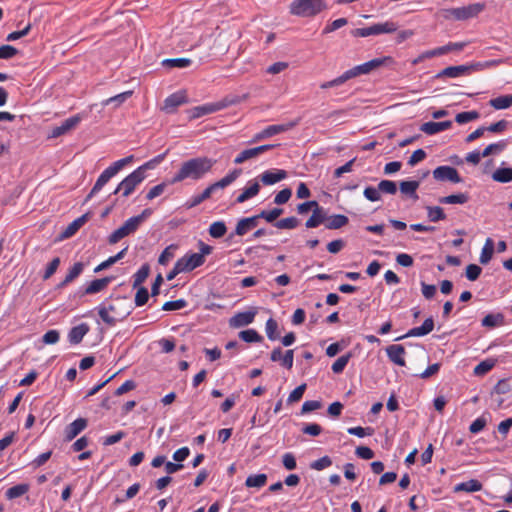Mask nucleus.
Returning a JSON list of instances; mask_svg holds the SVG:
<instances>
[{
  "label": "nucleus",
  "mask_w": 512,
  "mask_h": 512,
  "mask_svg": "<svg viewBox=\"0 0 512 512\" xmlns=\"http://www.w3.org/2000/svg\"><path fill=\"white\" fill-rule=\"evenodd\" d=\"M216 160L201 156L184 161L172 177L170 183L176 184L187 179L198 181L211 171Z\"/></svg>",
  "instance_id": "nucleus-1"
},
{
  "label": "nucleus",
  "mask_w": 512,
  "mask_h": 512,
  "mask_svg": "<svg viewBox=\"0 0 512 512\" xmlns=\"http://www.w3.org/2000/svg\"><path fill=\"white\" fill-rule=\"evenodd\" d=\"M97 310L103 322L109 326H114L131 314L133 306L127 297H117L110 303L100 304Z\"/></svg>",
  "instance_id": "nucleus-2"
},
{
  "label": "nucleus",
  "mask_w": 512,
  "mask_h": 512,
  "mask_svg": "<svg viewBox=\"0 0 512 512\" xmlns=\"http://www.w3.org/2000/svg\"><path fill=\"white\" fill-rule=\"evenodd\" d=\"M241 174L240 169H235L228 173L225 177L220 179L219 181L209 185L204 191L198 195H193L189 201L187 202V206L189 208L195 207L205 200L209 199L213 193H215L219 189H224L230 184H232Z\"/></svg>",
  "instance_id": "nucleus-3"
},
{
  "label": "nucleus",
  "mask_w": 512,
  "mask_h": 512,
  "mask_svg": "<svg viewBox=\"0 0 512 512\" xmlns=\"http://www.w3.org/2000/svg\"><path fill=\"white\" fill-rule=\"evenodd\" d=\"M134 160V156L133 155H130V156H127L125 158H122L120 160H117L116 162H114L113 164H111L109 167H107L101 174L100 176L98 177V179L96 180L93 188L91 189L90 193L88 194L87 198H86V201H88L89 199H91V197L93 195H95L96 193H98L102 188L103 186L108 183V181L114 177L119 171H121L126 165L130 164L131 162H133Z\"/></svg>",
  "instance_id": "nucleus-4"
},
{
  "label": "nucleus",
  "mask_w": 512,
  "mask_h": 512,
  "mask_svg": "<svg viewBox=\"0 0 512 512\" xmlns=\"http://www.w3.org/2000/svg\"><path fill=\"white\" fill-rule=\"evenodd\" d=\"M326 9L323 0H293L290 13L299 17H314Z\"/></svg>",
  "instance_id": "nucleus-5"
},
{
  "label": "nucleus",
  "mask_w": 512,
  "mask_h": 512,
  "mask_svg": "<svg viewBox=\"0 0 512 512\" xmlns=\"http://www.w3.org/2000/svg\"><path fill=\"white\" fill-rule=\"evenodd\" d=\"M241 101H242V98L239 96H227L218 102L194 107L191 110L190 118L191 119L199 118L204 115L211 114V113L217 112L219 110H222L224 108H227L231 105L238 104Z\"/></svg>",
  "instance_id": "nucleus-6"
},
{
  "label": "nucleus",
  "mask_w": 512,
  "mask_h": 512,
  "mask_svg": "<svg viewBox=\"0 0 512 512\" xmlns=\"http://www.w3.org/2000/svg\"><path fill=\"white\" fill-rule=\"evenodd\" d=\"M497 61H488L485 63H476L471 65H459V66H449L443 69L441 72L437 74V78L449 77V78H457L466 74H469L473 70H479L484 67H488L496 64Z\"/></svg>",
  "instance_id": "nucleus-7"
},
{
  "label": "nucleus",
  "mask_w": 512,
  "mask_h": 512,
  "mask_svg": "<svg viewBox=\"0 0 512 512\" xmlns=\"http://www.w3.org/2000/svg\"><path fill=\"white\" fill-rule=\"evenodd\" d=\"M145 178L146 175H142L140 174V171L134 170L118 184L113 194L122 192V196L128 197L134 192L136 187L144 181Z\"/></svg>",
  "instance_id": "nucleus-8"
},
{
  "label": "nucleus",
  "mask_w": 512,
  "mask_h": 512,
  "mask_svg": "<svg viewBox=\"0 0 512 512\" xmlns=\"http://www.w3.org/2000/svg\"><path fill=\"white\" fill-rule=\"evenodd\" d=\"M363 74H369L364 63L345 71L342 75L331 81L322 83L320 87L322 89L337 87L344 84L346 81Z\"/></svg>",
  "instance_id": "nucleus-9"
},
{
  "label": "nucleus",
  "mask_w": 512,
  "mask_h": 512,
  "mask_svg": "<svg viewBox=\"0 0 512 512\" xmlns=\"http://www.w3.org/2000/svg\"><path fill=\"white\" fill-rule=\"evenodd\" d=\"M298 124H299V119H296L294 121H290V122H287L284 124L270 125V126L266 127L265 129H263L262 131L256 133L252 138V142L256 143V142L262 141L264 139H267L269 137H272L276 134L287 132V131L293 129Z\"/></svg>",
  "instance_id": "nucleus-10"
},
{
  "label": "nucleus",
  "mask_w": 512,
  "mask_h": 512,
  "mask_svg": "<svg viewBox=\"0 0 512 512\" xmlns=\"http://www.w3.org/2000/svg\"><path fill=\"white\" fill-rule=\"evenodd\" d=\"M484 9V4L474 3L465 7L452 8L448 12L457 20H466L476 17Z\"/></svg>",
  "instance_id": "nucleus-11"
},
{
  "label": "nucleus",
  "mask_w": 512,
  "mask_h": 512,
  "mask_svg": "<svg viewBox=\"0 0 512 512\" xmlns=\"http://www.w3.org/2000/svg\"><path fill=\"white\" fill-rule=\"evenodd\" d=\"M139 228L137 220L132 217L127 219L122 226L116 229L109 237V244H116L121 239L134 233Z\"/></svg>",
  "instance_id": "nucleus-12"
},
{
  "label": "nucleus",
  "mask_w": 512,
  "mask_h": 512,
  "mask_svg": "<svg viewBox=\"0 0 512 512\" xmlns=\"http://www.w3.org/2000/svg\"><path fill=\"white\" fill-rule=\"evenodd\" d=\"M275 145H272V144H265V145H261V146H257V147H253V148H249V149H245L243 151H241L234 159V163L235 164H242L248 160H251V159H255L257 157H259L261 154L271 150L272 148H274Z\"/></svg>",
  "instance_id": "nucleus-13"
},
{
  "label": "nucleus",
  "mask_w": 512,
  "mask_h": 512,
  "mask_svg": "<svg viewBox=\"0 0 512 512\" xmlns=\"http://www.w3.org/2000/svg\"><path fill=\"white\" fill-rule=\"evenodd\" d=\"M205 262V258H203L202 254L191 253L185 254L183 257L178 259V267L180 270H185V272H190L197 267H200Z\"/></svg>",
  "instance_id": "nucleus-14"
},
{
  "label": "nucleus",
  "mask_w": 512,
  "mask_h": 512,
  "mask_svg": "<svg viewBox=\"0 0 512 512\" xmlns=\"http://www.w3.org/2000/svg\"><path fill=\"white\" fill-rule=\"evenodd\" d=\"M433 177L437 181H450L452 183H460L462 178L458 171L451 166H439L433 171Z\"/></svg>",
  "instance_id": "nucleus-15"
},
{
  "label": "nucleus",
  "mask_w": 512,
  "mask_h": 512,
  "mask_svg": "<svg viewBox=\"0 0 512 512\" xmlns=\"http://www.w3.org/2000/svg\"><path fill=\"white\" fill-rule=\"evenodd\" d=\"M81 120L82 116L80 114L65 119L61 125L56 126L51 130L50 137L57 138L68 133L70 130L75 128L81 122Z\"/></svg>",
  "instance_id": "nucleus-16"
},
{
  "label": "nucleus",
  "mask_w": 512,
  "mask_h": 512,
  "mask_svg": "<svg viewBox=\"0 0 512 512\" xmlns=\"http://www.w3.org/2000/svg\"><path fill=\"white\" fill-rule=\"evenodd\" d=\"M385 350H386L387 357L389 358V360L392 363H394L395 365L401 366V367L406 365V361H405L406 350L403 345L392 344V345H389L388 347H386Z\"/></svg>",
  "instance_id": "nucleus-17"
},
{
  "label": "nucleus",
  "mask_w": 512,
  "mask_h": 512,
  "mask_svg": "<svg viewBox=\"0 0 512 512\" xmlns=\"http://www.w3.org/2000/svg\"><path fill=\"white\" fill-rule=\"evenodd\" d=\"M270 359L273 362H280V364L287 368L291 369L293 367L294 362V351L287 350L284 354L282 353V349L280 347L274 348L270 354Z\"/></svg>",
  "instance_id": "nucleus-18"
},
{
  "label": "nucleus",
  "mask_w": 512,
  "mask_h": 512,
  "mask_svg": "<svg viewBox=\"0 0 512 512\" xmlns=\"http://www.w3.org/2000/svg\"><path fill=\"white\" fill-rule=\"evenodd\" d=\"M256 314V310L239 312L229 319V325L233 328L247 326L254 321Z\"/></svg>",
  "instance_id": "nucleus-19"
},
{
  "label": "nucleus",
  "mask_w": 512,
  "mask_h": 512,
  "mask_svg": "<svg viewBox=\"0 0 512 512\" xmlns=\"http://www.w3.org/2000/svg\"><path fill=\"white\" fill-rule=\"evenodd\" d=\"M434 329V320L432 317L427 318L423 324L419 327L410 329L405 335L396 338L395 340H401L407 337H421L429 334Z\"/></svg>",
  "instance_id": "nucleus-20"
},
{
  "label": "nucleus",
  "mask_w": 512,
  "mask_h": 512,
  "mask_svg": "<svg viewBox=\"0 0 512 512\" xmlns=\"http://www.w3.org/2000/svg\"><path fill=\"white\" fill-rule=\"evenodd\" d=\"M187 102V96L184 91H178L176 93L171 94L164 100L163 109L167 113H173L175 109Z\"/></svg>",
  "instance_id": "nucleus-21"
},
{
  "label": "nucleus",
  "mask_w": 512,
  "mask_h": 512,
  "mask_svg": "<svg viewBox=\"0 0 512 512\" xmlns=\"http://www.w3.org/2000/svg\"><path fill=\"white\" fill-rule=\"evenodd\" d=\"M287 173L282 169L266 170L260 175V180L264 185H273L277 182L284 180Z\"/></svg>",
  "instance_id": "nucleus-22"
},
{
  "label": "nucleus",
  "mask_w": 512,
  "mask_h": 512,
  "mask_svg": "<svg viewBox=\"0 0 512 512\" xmlns=\"http://www.w3.org/2000/svg\"><path fill=\"white\" fill-rule=\"evenodd\" d=\"M452 126V121H443V122H426L423 123L420 127V130L427 135H434L439 132L445 131Z\"/></svg>",
  "instance_id": "nucleus-23"
},
{
  "label": "nucleus",
  "mask_w": 512,
  "mask_h": 512,
  "mask_svg": "<svg viewBox=\"0 0 512 512\" xmlns=\"http://www.w3.org/2000/svg\"><path fill=\"white\" fill-rule=\"evenodd\" d=\"M87 426V420L84 418H78L70 423L65 428V439L67 441L73 440L78 434H80Z\"/></svg>",
  "instance_id": "nucleus-24"
},
{
  "label": "nucleus",
  "mask_w": 512,
  "mask_h": 512,
  "mask_svg": "<svg viewBox=\"0 0 512 512\" xmlns=\"http://www.w3.org/2000/svg\"><path fill=\"white\" fill-rule=\"evenodd\" d=\"M326 220H327V212L322 206H320L318 204L317 207L315 209H313L312 215L306 221L305 226H306V228H316L320 224L326 222Z\"/></svg>",
  "instance_id": "nucleus-25"
},
{
  "label": "nucleus",
  "mask_w": 512,
  "mask_h": 512,
  "mask_svg": "<svg viewBox=\"0 0 512 512\" xmlns=\"http://www.w3.org/2000/svg\"><path fill=\"white\" fill-rule=\"evenodd\" d=\"M259 219L260 218L258 215L240 219L236 225L235 234L238 236L245 235L248 231L252 230L258 225Z\"/></svg>",
  "instance_id": "nucleus-26"
},
{
  "label": "nucleus",
  "mask_w": 512,
  "mask_h": 512,
  "mask_svg": "<svg viewBox=\"0 0 512 512\" xmlns=\"http://www.w3.org/2000/svg\"><path fill=\"white\" fill-rule=\"evenodd\" d=\"M260 191V185L257 181L251 180L243 189L242 193L236 198V203H244L245 201L255 197Z\"/></svg>",
  "instance_id": "nucleus-27"
},
{
  "label": "nucleus",
  "mask_w": 512,
  "mask_h": 512,
  "mask_svg": "<svg viewBox=\"0 0 512 512\" xmlns=\"http://www.w3.org/2000/svg\"><path fill=\"white\" fill-rule=\"evenodd\" d=\"M88 332L89 326L86 323H81L70 330L68 340L71 344H79Z\"/></svg>",
  "instance_id": "nucleus-28"
},
{
  "label": "nucleus",
  "mask_w": 512,
  "mask_h": 512,
  "mask_svg": "<svg viewBox=\"0 0 512 512\" xmlns=\"http://www.w3.org/2000/svg\"><path fill=\"white\" fill-rule=\"evenodd\" d=\"M372 35L390 34L398 29V25L393 21H386L383 23H376L370 26Z\"/></svg>",
  "instance_id": "nucleus-29"
},
{
  "label": "nucleus",
  "mask_w": 512,
  "mask_h": 512,
  "mask_svg": "<svg viewBox=\"0 0 512 512\" xmlns=\"http://www.w3.org/2000/svg\"><path fill=\"white\" fill-rule=\"evenodd\" d=\"M480 490H482V484H481V482H479L476 479H470L467 482L458 483L453 487V491L455 493H458V492L472 493V492H477Z\"/></svg>",
  "instance_id": "nucleus-30"
},
{
  "label": "nucleus",
  "mask_w": 512,
  "mask_h": 512,
  "mask_svg": "<svg viewBox=\"0 0 512 512\" xmlns=\"http://www.w3.org/2000/svg\"><path fill=\"white\" fill-rule=\"evenodd\" d=\"M112 281L111 277H104L91 281L85 289V294L92 295L104 290Z\"/></svg>",
  "instance_id": "nucleus-31"
},
{
  "label": "nucleus",
  "mask_w": 512,
  "mask_h": 512,
  "mask_svg": "<svg viewBox=\"0 0 512 512\" xmlns=\"http://www.w3.org/2000/svg\"><path fill=\"white\" fill-rule=\"evenodd\" d=\"M88 216L82 215L70 223L67 228L62 232L61 238L66 239L72 237L87 221Z\"/></svg>",
  "instance_id": "nucleus-32"
},
{
  "label": "nucleus",
  "mask_w": 512,
  "mask_h": 512,
  "mask_svg": "<svg viewBox=\"0 0 512 512\" xmlns=\"http://www.w3.org/2000/svg\"><path fill=\"white\" fill-rule=\"evenodd\" d=\"M268 477L264 473L249 475L245 480V486L247 488L260 489L267 483Z\"/></svg>",
  "instance_id": "nucleus-33"
},
{
  "label": "nucleus",
  "mask_w": 512,
  "mask_h": 512,
  "mask_svg": "<svg viewBox=\"0 0 512 512\" xmlns=\"http://www.w3.org/2000/svg\"><path fill=\"white\" fill-rule=\"evenodd\" d=\"M84 264L82 262H76L66 274L64 280L59 284V287H64L74 281L83 272Z\"/></svg>",
  "instance_id": "nucleus-34"
},
{
  "label": "nucleus",
  "mask_w": 512,
  "mask_h": 512,
  "mask_svg": "<svg viewBox=\"0 0 512 512\" xmlns=\"http://www.w3.org/2000/svg\"><path fill=\"white\" fill-rule=\"evenodd\" d=\"M420 182L416 180L412 181H402L400 183V191L402 194L409 196L413 199H418V195L416 193L417 189L419 188Z\"/></svg>",
  "instance_id": "nucleus-35"
},
{
  "label": "nucleus",
  "mask_w": 512,
  "mask_h": 512,
  "mask_svg": "<svg viewBox=\"0 0 512 512\" xmlns=\"http://www.w3.org/2000/svg\"><path fill=\"white\" fill-rule=\"evenodd\" d=\"M348 218L342 214H335L332 216H327L326 220V228L327 229H340L348 223Z\"/></svg>",
  "instance_id": "nucleus-36"
},
{
  "label": "nucleus",
  "mask_w": 512,
  "mask_h": 512,
  "mask_svg": "<svg viewBox=\"0 0 512 512\" xmlns=\"http://www.w3.org/2000/svg\"><path fill=\"white\" fill-rule=\"evenodd\" d=\"M494 253V241L491 238H487L485 244L481 250L479 261L481 264H488L492 259Z\"/></svg>",
  "instance_id": "nucleus-37"
},
{
  "label": "nucleus",
  "mask_w": 512,
  "mask_h": 512,
  "mask_svg": "<svg viewBox=\"0 0 512 512\" xmlns=\"http://www.w3.org/2000/svg\"><path fill=\"white\" fill-rule=\"evenodd\" d=\"M489 105L496 110L507 109L512 106V94L501 95L489 101Z\"/></svg>",
  "instance_id": "nucleus-38"
},
{
  "label": "nucleus",
  "mask_w": 512,
  "mask_h": 512,
  "mask_svg": "<svg viewBox=\"0 0 512 512\" xmlns=\"http://www.w3.org/2000/svg\"><path fill=\"white\" fill-rule=\"evenodd\" d=\"M167 151L162 153V154H159L157 155L156 157L152 158L151 160L147 161L146 163H144L143 165L139 166L136 171H140V174L142 175H146L145 172L147 170H153L155 169L160 163L163 162V160L165 159L166 155H167Z\"/></svg>",
  "instance_id": "nucleus-39"
},
{
  "label": "nucleus",
  "mask_w": 512,
  "mask_h": 512,
  "mask_svg": "<svg viewBox=\"0 0 512 512\" xmlns=\"http://www.w3.org/2000/svg\"><path fill=\"white\" fill-rule=\"evenodd\" d=\"M504 324V316L501 313L488 314L482 319V326L495 328Z\"/></svg>",
  "instance_id": "nucleus-40"
},
{
  "label": "nucleus",
  "mask_w": 512,
  "mask_h": 512,
  "mask_svg": "<svg viewBox=\"0 0 512 512\" xmlns=\"http://www.w3.org/2000/svg\"><path fill=\"white\" fill-rule=\"evenodd\" d=\"M29 489H30L29 484L22 483V484H18V485H15V486L9 488L6 491L5 495H6L7 499L12 500V499L23 496L24 494H26L29 491Z\"/></svg>",
  "instance_id": "nucleus-41"
},
{
  "label": "nucleus",
  "mask_w": 512,
  "mask_h": 512,
  "mask_svg": "<svg viewBox=\"0 0 512 512\" xmlns=\"http://www.w3.org/2000/svg\"><path fill=\"white\" fill-rule=\"evenodd\" d=\"M492 179L499 183L512 181V168H498L492 174Z\"/></svg>",
  "instance_id": "nucleus-42"
},
{
  "label": "nucleus",
  "mask_w": 512,
  "mask_h": 512,
  "mask_svg": "<svg viewBox=\"0 0 512 512\" xmlns=\"http://www.w3.org/2000/svg\"><path fill=\"white\" fill-rule=\"evenodd\" d=\"M507 147V141L501 140L496 143H492L488 145L482 152L483 157H487L490 155H498L503 152Z\"/></svg>",
  "instance_id": "nucleus-43"
},
{
  "label": "nucleus",
  "mask_w": 512,
  "mask_h": 512,
  "mask_svg": "<svg viewBox=\"0 0 512 512\" xmlns=\"http://www.w3.org/2000/svg\"><path fill=\"white\" fill-rule=\"evenodd\" d=\"M150 272V268L147 264L142 265L139 270L133 275V288L141 286V284L147 279Z\"/></svg>",
  "instance_id": "nucleus-44"
},
{
  "label": "nucleus",
  "mask_w": 512,
  "mask_h": 512,
  "mask_svg": "<svg viewBox=\"0 0 512 512\" xmlns=\"http://www.w3.org/2000/svg\"><path fill=\"white\" fill-rule=\"evenodd\" d=\"M352 358V353L348 352L342 356H340L331 366L332 371L335 374H340L344 371L345 367L347 366L348 362Z\"/></svg>",
  "instance_id": "nucleus-45"
},
{
  "label": "nucleus",
  "mask_w": 512,
  "mask_h": 512,
  "mask_svg": "<svg viewBox=\"0 0 512 512\" xmlns=\"http://www.w3.org/2000/svg\"><path fill=\"white\" fill-rule=\"evenodd\" d=\"M469 197L465 193L453 194L449 196H444L439 199V202L442 204H465L468 201Z\"/></svg>",
  "instance_id": "nucleus-46"
},
{
  "label": "nucleus",
  "mask_w": 512,
  "mask_h": 512,
  "mask_svg": "<svg viewBox=\"0 0 512 512\" xmlns=\"http://www.w3.org/2000/svg\"><path fill=\"white\" fill-rule=\"evenodd\" d=\"M209 234L213 238H221L227 232V227L223 221H215L209 226Z\"/></svg>",
  "instance_id": "nucleus-47"
},
{
  "label": "nucleus",
  "mask_w": 512,
  "mask_h": 512,
  "mask_svg": "<svg viewBox=\"0 0 512 512\" xmlns=\"http://www.w3.org/2000/svg\"><path fill=\"white\" fill-rule=\"evenodd\" d=\"M427 216L430 221L432 222H438L440 220H444L446 218V215L443 211V209L439 206H427Z\"/></svg>",
  "instance_id": "nucleus-48"
},
{
  "label": "nucleus",
  "mask_w": 512,
  "mask_h": 512,
  "mask_svg": "<svg viewBox=\"0 0 512 512\" xmlns=\"http://www.w3.org/2000/svg\"><path fill=\"white\" fill-rule=\"evenodd\" d=\"M266 335L269 340L275 341L279 338L278 323L273 318H269L265 325Z\"/></svg>",
  "instance_id": "nucleus-49"
},
{
  "label": "nucleus",
  "mask_w": 512,
  "mask_h": 512,
  "mask_svg": "<svg viewBox=\"0 0 512 512\" xmlns=\"http://www.w3.org/2000/svg\"><path fill=\"white\" fill-rule=\"evenodd\" d=\"M391 62H392V58L387 56V57L372 59L368 62H365L364 64L366 66L367 72L370 73L371 71H373L385 64L391 63Z\"/></svg>",
  "instance_id": "nucleus-50"
},
{
  "label": "nucleus",
  "mask_w": 512,
  "mask_h": 512,
  "mask_svg": "<svg viewBox=\"0 0 512 512\" xmlns=\"http://www.w3.org/2000/svg\"><path fill=\"white\" fill-rule=\"evenodd\" d=\"M132 91H125L123 93H120L118 95H115L113 97H110L102 102L103 106H107L109 104L115 103L116 106L121 105L124 103L128 98L131 97Z\"/></svg>",
  "instance_id": "nucleus-51"
},
{
  "label": "nucleus",
  "mask_w": 512,
  "mask_h": 512,
  "mask_svg": "<svg viewBox=\"0 0 512 512\" xmlns=\"http://www.w3.org/2000/svg\"><path fill=\"white\" fill-rule=\"evenodd\" d=\"M162 63L167 67L185 68L188 67L192 61L189 58H173L165 59Z\"/></svg>",
  "instance_id": "nucleus-52"
},
{
  "label": "nucleus",
  "mask_w": 512,
  "mask_h": 512,
  "mask_svg": "<svg viewBox=\"0 0 512 512\" xmlns=\"http://www.w3.org/2000/svg\"><path fill=\"white\" fill-rule=\"evenodd\" d=\"M479 118V113L475 110L458 113L455 120L459 124H466Z\"/></svg>",
  "instance_id": "nucleus-53"
},
{
  "label": "nucleus",
  "mask_w": 512,
  "mask_h": 512,
  "mask_svg": "<svg viewBox=\"0 0 512 512\" xmlns=\"http://www.w3.org/2000/svg\"><path fill=\"white\" fill-rule=\"evenodd\" d=\"M239 337L247 343L260 342L262 340V337L254 329L241 331Z\"/></svg>",
  "instance_id": "nucleus-54"
},
{
  "label": "nucleus",
  "mask_w": 512,
  "mask_h": 512,
  "mask_svg": "<svg viewBox=\"0 0 512 512\" xmlns=\"http://www.w3.org/2000/svg\"><path fill=\"white\" fill-rule=\"evenodd\" d=\"M299 221L296 217L283 218L275 223L278 229H294L298 226Z\"/></svg>",
  "instance_id": "nucleus-55"
},
{
  "label": "nucleus",
  "mask_w": 512,
  "mask_h": 512,
  "mask_svg": "<svg viewBox=\"0 0 512 512\" xmlns=\"http://www.w3.org/2000/svg\"><path fill=\"white\" fill-rule=\"evenodd\" d=\"M282 214H283L282 208H273L270 211H265V210L261 211L260 214H258V216H259V218H263L267 222L272 223Z\"/></svg>",
  "instance_id": "nucleus-56"
},
{
  "label": "nucleus",
  "mask_w": 512,
  "mask_h": 512,
  "mask_svg": "<svg viewBox=\"0 0 512 512\" xmlns=\"http://www.w3.org/2000/svg\"><path fill=\"white\" fill-rule=\"evenodd\" d=\"M494 367V361L492 360H485L480 362L478 365L474 368V374L477 376H482L488 373L492 368Z\"/></svg>",
  "instance_id": "nucleus-57"
},
{
  "label": "nucleus",
  "mask_w": 512,
  "mask_h": 512,
  "mask_svg": "<svg viewBox=\"0 0 512 512\" xmlns=\"http://www.w3.org/2000/svg\"><path fill=\"white\" fill-rule=\"evenodd\" d=\"M378 188L380 192L386 193V194H395L397 192V186L394 181L391 180H382L378 184Z\"/></svg>",
  "instance_id": "nucleus-58"
},
{
  "label": "nucleus",
  "mask_w": 512,
  "mask_h": 512,
  "mask_svg": "<svg viewBox=\"0 0 512 512\" xmlns=\"http://www.w3.org/2000/svg\"><path fill=\"white\" fill-rule=\"evenodd\" d=\"M149 299L148 290L145 287L139 286L135 295V305L140 307L147 303Z\"/></svg>",
  "instance_id": "nucleus-59"
},
{
  "label": "nucleus",
  "mask_w": 512,
  "mask_h": 512,
  "mask_svg": "<svg viewBox=\"0 0 512 512\" xmlns=\"http://www.w3.org/2000/svg\"><path fill=\"white\" fill-rule=\"evenodd\" d=\"M291 196H292V190L290 188L282 189L274 197V203L277 205L285 204L289 201Z\"/></svg>",
  "instance_id": "nucleus-60"
},
{
  "label": "nucleus",
  "mask_w": 512,
  "mask_h": 512,
  "mask_svg": "<svg viewBox=\"0 0 512 512\" xmlns=\"http://www.w3.org/2000/svg\"><path fill=\"white\" fill-rule=\"evenodd\" d=\"M186 305L187 302L184 299H178L175 301L165 302L164 305L162 306V309L164 311H175L183 309L184 307H186Z\"/></svg>",
  "instance_id": "nucleus-61"
},
{
  "label": "nucleus",
  "mask_w": 512,
  "mask_h": 512,
  "mask_svg": "<svg viewBox=\"0 0 512 512\" xmlns=\"http://www.w3.org/2000/svg\"><path fill=\"white\" fill-rule=\"evenodd\" d=\"M348 23L346 18H339L331 22L330 24L326 25L323 29V34H329L337 29L342 28Z\"/></svg>",
  "instance_id": "nucleus-62"
},
{
  "label": "nucleus",
  "mask_w": 512,
  "mask_h": 512,
  "mask_svg": "<svg viewBox=\"0 0 512 512\" xmlns=\"http://www.w3.org/2000/svg\"><path fill=\"white\" fill-rule=\"evenodd\" d=\"M481 272H482L481 267H479L476 264H469L466 267L465 275H466L468 280L475 281V280H477L479 278Z\"/></svg>",
  "instance_id": "nucleus-63"
},
{
  "label": "nucleus",
  "mask_w": 512,
  "mask_h": 512,
  "mask_svg": "<svg viewBox=\"0 0 512 512\" xmlns=\"http://www.w3.org/2000/svg\"><path fill=\"white\" fill-rule=\"evenodd\" d=\"M486 424L487 420L484 416L478 417L471 423L469 431L473 434H477L485 428Z\"/></svg>",
  "instance_id": "nucleus-64"
}]
</instances>
